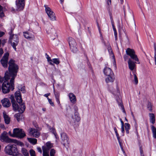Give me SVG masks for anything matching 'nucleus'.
Returning <instances> with one entry per match:
<instances>
[{"mask_svg":"<svg viewBox=\"0 0 156 156\" xmlns=\"http://www.w3.org/2000/svg\"><path fill=\"white\" fill-rule=\"evenodd\" d=\"M3 115L5 123L6 124H9L11 121L10 117L7 115L6 112L5 111L3 112Z\"/></svg>","mask_w":156,"mask_h":156,"instance_id":"17","label":"nucleus"},{"mask_svg":"<svg viewBox=\"0 0 156 156\" xmlns=\"http://www.w3.org/2000/svg\"><path fill=\"white\" fill-rule=\"evenodd\" d=\"M153 137L156 139V128L153 125L151 126Z\"/></svg>","mask_w":156,"mask_h":156,"instance_id":"25","label":"nucleus"},{"mask_svg":"<svg viewBox=\"0 0 156 156\" xmlns=\"http://www.w3.org/2000/svg\"><path fill=\"white\" fill-rule=\"evenodd\" d=\"M8 133L10 136H12V137H14V133L13 132V133L12 134L11 132V131H9V132Z\"/></svg>","mask_w":156,"mask_h":156,"instance_id":"56","label":"nucleus"},{"mask_svg":"<svg viewBox=\"0 0 156 156\" xmlns=\"http://www.w3.org/2000/svg\"><path fill=\"white\" fill-rule=\"evenodd\" d=\"M45 12L47 14L50 19L52 21L56 20V17L55 13L50 7L46 5H44Z\"/></svg>","mask_w":156,"mask_h":156,"instance_id":"6","label":"nucleus"},{"mask_svg":"<svg viewBox=\"0 0 156 156\" xmlns=\"http://www.w3.org/2000/svg\"><path fill=\"white\" fill-rule=\"evenodd\" d=\"M69 42L70 49L73 53H76L77 51L76 48V43L75 40L72 37L69 38Z\"/></svg>","mask_w":156,"mask_h":156,"instance_id":"8","label":"nucleus"},{"mask_svg":"<svg viewBox=\"0 0 156 156\" xmlns=\"http://www.w3.org/2000/svg\"><path fill=\"white\" fill-rule=\"evenodd\" d=\"M74 109L75 112H78V108L77 106L76 105L74 106Z\"/></svg>","mask_w":156,"mask_h":156,"instance_id":"52","label":"nucleus"},{"mask_svg":"<svg viewBox=\"0 0 156 156\" xmlns=\"http://www.w3.org/2000/svg\"><path fill=\"white\" fill-rule=\"evenodd\" d=\"M136 62H133L130 58H129L128 61V64L129 69L133 71L136 69Z\"/></svg>","mask_w":156,"mask_h":156,"instance_id":"14","label":"nucleus"},{"mask_svg":"<svg viewBox=\"0 0 156 156\" xmlns=\"http://www.w3.org/2000/svg\"><path fill=\"white\" fill-rule=\"evenodd\" d=\"M4 16V14L3 12H1V11L0 12V17H3Z\"/></svg>","mask_w":156,"mask_h":156,"instance_id":"62","label":"nucleus"},{"mask_svg":"<svg viewBox=\"0 0 156 156\" xmlns=\"http://www.w3.org/2000/svg\"><path fill=\"white\" fill-rule=\"evenodd\" d=\"M107 4L109 5L111 4V0H108L107 1Z\"/></svg>","mask_w":156,"mask_h":156,"instance_id":"64","label":"nucleus"},{"mask_svg":"<svg viewBox=\"0 0 156 156\" xmlns=\"http://www.w3.org/2000/svg\"><path fill=\"white\" fill-rule=\"evenodd\" d=\"M27 140L30 143L33 144H37V140L36 139L28 138Z\"/></svg>","mask_w":156,"mask_h":156,"instance_id":"27","label":"nucleus"},{"mask_svg":"<svg viewBox=\"0 0 156 156\" xmlns=\"http://www.w3.org/2000/svg\"><path fill=\"white\" fill-rule=\"evenodd\" d=\"M121 131L123 133H124L125 132L124 126H121Z\"/></svg>","mask_w":156,"mask_h":156,"instance_id":"55","label":"nucleus"},{"mask_svg":"<svg viewBox=\"0 0 156 156\" xmlns=\"http://www.w3.org/2000/svg\"><path fill=\"white\" fill-rule=\"evenodd\" d=\"M9 98L11 100L12 103L16 101L13 95H11L9 97Z\"/></svg>","mask_w":156,"mask_h":156,"instance_id":"45","label":"nucleus"},{"mask_svg":"<svg viewBox=\"0 0 156 156\" xmlns=\"http://www.w3.org/2000/svg\"><path fill=\"white\" fill-rule=\"evenodd\" d=\"M117 94H116L118 96L116 98V100L117 102L118 103V101H119V100H120L122 102V101L121 98H120V97L119 96V90H117Z\"/></svg>","mask_w":156,"mask_h":156,"instance_id":"36","label":"nucleus"},{"mask_svg":"<svg viewBox=\"0 0 156 156\" xmlns=\"http://www.w3.org/2000/svg\"><path fill=\"white\" fill-rule=\"evenodd\" d=\"M139 150L140 154V156H144V155L143 153V150L142 147V146L140 145L139 146Z\"/></svg>","mask_w":156,"mask_h":156,"instance_id":"37","label":"nucleus"},{"mask_svg":"<svg viewBox=\"0 0 156 156\" xmlns=\"http://www.w3.org/2000/svg\"><path fill=\"white\" fill-rule=\"evenodd\" d=\"M52 61L56 65L60 63L58 58H53L52 59Z\"/></svg>","mask_w":156,"mask_h":156,"instance_id":"35","label":"nucleus"},{"mask_svg":"<svg viewBox=\"0 0 156 156\" xmlns=\"http://www.w3.org/2000/svg\"><path fill=\"white\" fill-rule=\"evenodd\" d=\"M118 142L119 143V144L120 145V147L121 148V147H122V141L120 140V139L118 140Z\"/></svg>","mask_w":156,"mask_h":156,"instance_id":"54","label":"nucleus"},{"mask_svg":"<svg viewBox=\"0 0 156 156\" xmlns=\"http://www.w3.org/2000/svg\"><path fill=\"white\" fill-rule=\"evenodd\" d=\"M110 19L111 23L114 22L113 20V19L112 18V14H110Z\"/></svg>","mask_w":156,"mask_h":156,"instance_id":"63","label":"nucleus"},{"mask_svg":"<svg viewBox=\"0 0 156 156\" xmlns=\"http://www.w3.org/2000/svg\"><path fill=\"white\" fill-rule=\"evenodd\" d=\"M37 150L38 151L40 152L41 154L42 153V150L41 148L40 147H38L37 148Z\"/></svg>","mask_w":156,"mask_h":156,"instance_id":"60","label":"nucleus"},{"mask_svg":"<svg viewBox=\"0 0 156 156\" xmlns=\"http://www.w3.org/2000/svg\"><path fill=\"white\" fill-rule=\"evenodd\" d=\"M8 73H5L4 77L0 76V82L2 84V90L3 93L6 94L9 92L11 89L12 90L14 89V80L11 81L10 80V83L9 81V78L8 74Z\"/></svg>","mask_w":156,"mask_h":156,"instance_id":"1","label":"nucleus"},{"mask_svg":"<svg viewBox=\"0 0 156 156\" xmlns=\"http://www.w3.org/2000/svg\"><path fill=\"white\" fill-rule=\"evenodd\" d=\"M29 133L33 136L36 138L38 137L40 135V133L38 130L30 128Z\"/></svg>","mask_w":156,"mask_h":156,"instance_id":"15","label":"nucleus"},{"mask_svg":"<svg viewBox=\"0 0 156 156\" xmlns=\"http://www.w3.org/2000/svg\"><path fill=\"white\" fill-rule=\"evenodd\" d=\"M153 105L149 101H148L147 103V108L148 110L151 112L152 111V107Z\"/></svg>","mask_w":156,"mask_h":156,"instance_id":"28","label":"nucleus"},{"mask_svg":"<svg viewBox=\"0 0 156 156\" xmlns=\"http://www.w3.org/2000/svg\"><path fill=\"white\" fill-rule=\"evenodd\" d=\"M107 77L105 79V81L106 83H112L115 80V75L107 76Z\"/></svg>","mask_w":156,"mask_h":156,"instance_id":"20","label":"nucleus"},{"mask_svg":"<svg viewBox=\"0 0 156 156\" xmlns=\"http://www.w3.org/2000/svg\"><path fill=\"white\" fill-rule=\"evenodd\" d=\"M50 93H48L44 94V96H45V97H46L48 99V96L49 95H50Z\"/></svg>","mask_w":156,"mask_h":156,"instance_id":"61","label":"nucleus"},{"mask_svg":"<svg viewBox=\"0 0 156 156\" xmlns=\"http://www.w3.org/2000/svg\"><path fill=\"white\" fill-rule=\"evenodd\" d=\"M116 134V136L117 137V139L118 140L120 139V138L119 136V134L118 133V132L115 133Z\"/></svg>","mask_w":156,"mask_h":156,"instance_id":"59","label":"nucleus"},{"mask_svg":"<svg viewBox=\"0 0 156 156\" xmlns=\"http://www.w3.org/2000/svg\"><path fill=\"white\" fill-rule=\"evenodd\" d=\"M98 30H99V33L100 34V37H101V40L102 41H104L103 38V37H102V34H101V29H100V27H98Z\"/></svg>","mask_w":156,"mask_h":156,"instance_id":"49","label":"nucleus"},{"mask_svg":"<svg viewBox=\"0 0 156 156\" xmlns=\"http://www.w3.org/2000/svg\"><path fill=\"white\" fill-rule=\"evenodd\" d=\"M24 37L30 40H33L34 39V35L31 32H26L23 33Z\"/></svg>","mask_w":156,"mask_h":156,"instance_id":"16","label":"nucleus"},{"mask_svg":"<svg viewBox=\"0 0 156 156\" xmlns=\"http://www.w3.org/2000/svg\"><path fill=\"white\" fill-rule=\"evenodd\" d=\"M74 121L75 122H79L80 120V117L78 112H74V116L73 118Z\"/></svg>","mask_w":156,"mask_h":156,"instance_id":"22","label":"nucleus"},{"mask_svg":"<svg viewBox=\"0 0 156 156\" xmlns=\"http://www.w3.org/2000/svg\"><path fill=\"white\" fill-rule=\"evenodd\" d=\"M12 32L11 31L9 33V34L11 35ZM9 41L14 50L16 51V46L18 45L19 41L17 35H10Z\"/></svg>","mask_w":156,"mask_h":156,"instance_id":"5","label":"nucleus"},{"mask_svg":"<svg viewBox=\"0 0 156 156\" xmlns=\"http://www.w3.org/2000/svg\"><path fill=\"white\" fill-rule=\"evenodd\" d=\"M104 73L107 76H112L114 75L112 69L106 67L104 70Z\"/></svg>","mask_w":156,"mask_h":156,"instance_id":"19","label":"nucleus"},{"mask_svg":"<svg viewBox=\"0 0 156 156\" xmlns=\"http://www.w3.org/2000/svg\"><path fill=\"white\" fill-rule=\"evenodd\" d=\"M48 101L49 103V104L52 106H54V103L52 101V100L51 99L49 98H48Z\"/></svg>","mask_w":156,"mask_h":156,"instance_id":"46","label":"nucleus"},{"mask_svg":"<svg viewBox=\"0 0 156 156\" xmlns=\"http://www.w3.org/2000/svg\"><path fill=\"white\" fill-rule=\"evenodd\" d=\"M9 67L8 68L9 73L8 71V75L9 76V77L10 78L11 77V81L14 80L15 78L16 77L17 75V73L18 72V66L16 65L15 62V61L11 59L9 62Z\"/></svg>","mask_w":156,"mask_h":156,"instance_id":"3","label":"nucleus"},{"mask_svg":"<svg viewBox=\"0 0 156 156\" xmlns=\"http://www.w3.org/2000/svg\"><path fill=\"white\" fill-rule=\"evenodd\" d=\"M22 152L24 156H29V153L27 150L24 148H22Z\"/></svg>","mask_w":156,"mask_h":156,"instance_id":"33","label":"nucleus"},{"mask_svg":"<svg viewBox=\"0 0 156 156\" xmlns=\"http://www.w3.org/2000/svg\"><path fill=\"white\" fill-rule=\"evenodd\" d=\"M149 115L150 122L154 124L155 123V117L154 114L153 113H149Z\"/></svg>","mask_w":156,"mask_h":156,"instance_id":"24","label":"nucleus"},{"mask_svg":"<svg viewBox=\"0 0 156 156\" xmlns=\"http://www.w3.org/2000/svg\"><path fill=\"white\" fill-rule=\"evenodd\" d=\"M55 153V151L54 149H52L51 150L50 152V156H54V155Z\"/></svg>","mask_w":156,"mask_h":156,"instance_id":"40","label":"nucleus"},{"mask_svg":"<svg viewBox=\"0 0 156 156\" xmlns=\"http://www.w3.org/2000/svg\"><path fill=\"white\" fill-rule=\"evenodd\" d=\"M30 154L31 156H35V152L32 149L30 150Z\"/></svg>","mask_w":156,"mask_h":156,"instance_id":"43","label":"nucleus"},{"mask_svg":"<svg viewBox=\"0 0 156 156\" xmlns=\"http://www.w3.org/2000/svg\"><path fill=\"white\" fill-rule=\"evenodd\" d=\"M49 149L45 147H42L43 156H49Z\"/></svg>","mask_w":156,"mask_h":156,"instance_id":"23","label":"nucleus"},{"mask_svg":"<svg viewBox=\"0 0 156 156\" xmlns=\"http://www.w3.org/2000/svg\"><path fill=\"white\" fill-rule=\"evenodd\" d=\"M5 34V33L4 32L0 31V37H2Z\"/></svg>","mask_w":156,"mask_h":156,"instance_id":"57","label":"nucleus"},{"mask_svg":"<svg viewBox=\"0 0 156 156\" xmlns=\"http://www.w3.org/2000/svg\"><path fill=\"white\" fill-rule=\"evenodd\" d=\"M61 143L65 147L69 144V138L67 134L64 133L61 134Z\"/></svg>","mask_w":156,"mask_h":156,"instance_id":"12","label":"nucleus"},{"mask_svg":"<svg viewBox=\"0 0 156 156\" xmlns=\"http://www.w3.org/2000/svg\"><path fill=\"white\" fill-rule=\"evenodd\" d=\"M46 147H45L49 149L51 148L52 147V145L49 142L46 143Z\"/></svg>","mask_w":156,"mask_h":156,"instance_id":"41","label":"nucleus"},{"mask_svg":"<svg viewBox=\"0 0 156 156\" xmlns=\"http://www.w3.org/2000/svg\"><path fill=\"white\" fill-rule=\"evenodd\" d=\"M135 124L134 125V127L135 129L137 135H138V124L136 121L135 120Z\"/></svg>","mask_w":156,"mask_h":156,"instance_id":"39","label":"nucleus"},{"mask_svg":"<svg viewBox=\"0 0 156 156\" xmlns=\"http://www.w3.org/2000/svg\"><path fill=\"white\" fill-rule=\"evenodd\" d=\"M116 134V136L117 137V139L118 140L120 139V138L119 136V134L118 133V132L115 133Z\"/></svg>","mask_w":156,"mask_h":156,"instance_id":"58","label":"nucleus"},{"mask_svg":"<svg viewBox=\"0 0 156 156\" xmlns=\"http://www.w3.org/2000/svg\"><path fill=\"white\" fill-rule=\"evenodd\" d=\"M5 153L10 155L14 156H18L20 154L16 147V146L14 145L9 144L5 147Z\"/></svg>","mask_w":156,"mask_h":156,"instance_id":"4","label":"nucleus"},{"mask_svg":"<svg viewBox=\"0 0 156 156\" xmlns=\"http://www.w3.org/2000/svg\"><path fill=\"white\" fill-rule=\"evenodd\" d=\"M128 21V22H129V23H133L134 26H135L136 24L135 23L134 18L133 15H132L131 17L129 18Z\"/></svg>","mask_w":156,"mask_h":156,"instance_id":"31","label":"nucleus"},{"mask_svg":"<svg viewBox=\"0 0 156 156\" xmlns=\"http://www.w3.org/2000/svg\"><path fill=\"white\" fill-rule=\"evenodd\" d=\"M54 91L55 98H59V93L55 92L54 89Z\"/></svg>","mask_w":156,"mask_h":156,"instance_id":"44","label":"nucleus"},{"mask_svg":"<svg viewBox=\"0 0 156 156\" xmlns=\"http://www.w3.org/2000/svg\"><path fill=\"white\" fill-rule=\"evenodd\" d=\"M6 40L5 39H3L2 41H1V44H2V45L4 46V44L6 43Z\"/></svg>","mask_w":156,"mask_h":156,"instance_id":"51","label":"nucleus"},{"mask_svg":"<svg viewBox=\"0 0 156 156\" xmlns=\"http://www.w3.org/2000/svg\"><path fill=\"white\" fill-rule=\"evenodd\" d=\"M118 101V105L119 106H120L121 107V108L122 109V112L123 113H126V111H125L124 108V106L123 105L122 103V101H121L120 100H119V101Z\"/></svg>","mask_w":156,"mask_h":156,"instance_id":"32","label":"nucleus"},{"mask_svg":"<svg viewBox=\"0 0 156 156\" xmlns=\"http://www.w3.org/2000/svg\"><path fill=\"white\" fill-rule=\"evenodd\" d=\"M108 51L109 52H110V51L111 53H112V54H113V52L112 51V49H111V47L110 46H108Z\"/></svg>","mask_w":156,"mask_h":156,"instance_id":"53","label":"nucleus"},{"mask_svg":"<svg viewBox=\"0 0 156 156\" xmlns=\"http://www.w3.org/2000/svg\"><path fill=\"white\" fill-rule=\"evenodd\" d=\"M125 128L126 133L129 134V130L130 129V125L128 123H125Z\"/></svg>","mask_w":156,"mask_h":156,"instance_id":"29","label":"nucleus"},{"mask_svg":"<svg viewBox=\"0 0 156 156\" xmlns=\"http://www.w3.org/2000/svg\"><path fill=\"white\" fill-rule=\"evenodd\" d=\"M126 53L127 55L129 56L132 59L138 62V64L140 63L139 59L137 55L135 54V52L133 49L128 48L126 50Z\"/></svg>","mask_w":156,"mask_h":156,"instance_id":"7","label":"nucleus"},{"mask_svg":"<svg viewBox=\"0 0 156 156\" xmlns=\"http://www.w3.org/2000/svg\"><path fill=\"white\" fill-rule=\"evenodd\" d=\"M15 95L16 101L19 104L20 106H18L16 101L12 103L13 109L15 112L18 111L20 113H23L25 110L26 107L24 104L21 103L22 102V100L20 92L19 91H16Z\"/></svg>","mask_w":156,"mask_h":156,"instance_id":"2","label":"nucleus"},{"mask_svg":"<svg viewBox=\"0 0 156 156\" xmlns=\"http://www.w3.org/2000/svg\"><path fill=\"white\" fill-rule=\"evenodd\" d=\"M9 53H5L2 59L1 60V63L2 65V66L5 68H6L7 67L9 56Z\"/></svg>","mask_w":156,"mask_h":156,"instance_id":"11","label":"nucleus"},{"mask_svg":"<svg viewBox=\"0 0 156 156\" xmlns=\"http://www.w3.org/2000/svg\"><path fill=\"white\" fill-rule=\"evenodd\" d=\"M16 5L17 7V10L18 11L23 10L25 5L24 0H16Z\"/></svg>","mask_w":156,"mask_h":156,"instance_id":"13","label":"nucleus"},{"mask_svg":"<svg viewBox=\"0 0 156 156\" xmlns=\"http://www.w3.org/2000/svg\"><path fill=\"white\" fill-rule=\"evenodd\" d=\"M70 100L71 102L75 104L76 102V98L75 95L73 93H70L69 94Z\"/></svg>","mask_w":156,"mask_h":156,"instance_id":"21","label":"nucleus"},{"mask_svg":"<svg viewBox=\"0 0 156 156\" xmlns=\"http://www.w3.org/2000/svg\"><path fill=\"white\" fill-rule=\"evenodd\" d=\"M134 81L135 82L136 84H137L138 83V80L135 74H134Z\"/></svg>","mask_w":156,"mask_h":156,"instance_id":"48","label":"nucleus"},{"mask_svg":"<svg viewBox=\"0 0 156 156\" xmlns=\"http://www.w3.org/2000/svg\"><path fill=\"white\" fill-rule=\"evenodd\" d=\"M1 102L2 105L4 107L8 108L11 105V103L8 98H4L2 100Z\"/></svg>","mask_w":156,"mask_h":156,"instance_id":"18","label":"nucleus"},{"mask_svg":"<svg viewBox=\"0 0 156 156\" xmlns=\"http://www.w3.org/2000/svg\"><path fill=\"white\" fill-rule=\"evenodd\" d=\"M18 89L20 92V91H21L23 93H24L26 92L25 90V86L23 85L19 84L18 85L17 87Z\"/></svg>","mask_w":156,"mask_h":156,"instance_id":"26","label":"nucleus"},{"mask_svg":"<svg viewBox=\"0 0 156 156\" xmlns=\"http://www.w3.org/2000/svg\"><path fill=\"white\" fill-rule=\"evenodd\" d=\"M113 31H114V35L115 38V40L116 41L117 40V34L116 31V29L113 30Z\"/></svg>","mask_w":156,"mask_h":156,"instance_id":"47","label":"nucleus"},{"mask_svg":"<svg viewBox=\"0 0 156 156\" xmlns=\"http://www.w3.org/2000/svg\"><path fill=\"white\" fill-rule=\"evenodd\" d=\"M123 57H124V61H126L127 60H128V59L129 60V58L128 56L126 55H124Z\"/></svg>","mask_w":156,"mask_h":156,"instance_id":"50","label":"nucleus"},{"mask_svg":"<svg viewBox=\"0 0 156 156\" xmlns=\"http://www.w3.org/2000/svg\"><path fill=\"white\" fill-rule=\"evenodd\" d=\"M20 114L19 113L16 114L15 115V116L17 119L18 121H19L20 119Z\"/></svg>","mask_w":156,"mask_h":156,"instance_id":"38","label":"nucleus"},{"mask_svg":"<svg viewBox=\"0 0 156 156\" xmlns=\"http://www.w3.org/2000/svg\"><path fill=\"white\" fill-rule=\"evenodd\" d=\"M7 133L4 132L0 136V140L2 142H5L6 143H12V139L9 138L7 135Z\"/></svg>","mask_w":156,"mask_h":156,"instance_id":"10","label":"nucleus"},{"mask_svg":"<svg viewBox=\"0 0 156 156\" xmlns=\"http://www.w3.org/2000/svg\"><path fill=\"white\" fill-rule=\"evenodd\" d=\"M12 143H14L15 144H16L18 145H19L21 146L23 145V143L15 139L12 140Z\"/></svg>","mask_w":156,"mask_h":156,"instance_id":"34","label":"nucleus"},{"mask_svg":"<svg viewBox=\"0 0 156 156\" xmlns=\"http://www.w3.org/2000/svg\"><path fill=\"white\" fill-rule=\"evenodd\" d=\"M49 129L50 131L54 134L56 138H57V134L56 133L55 129L54 128H51V127H49Z\"/></svg>","mask_w":156,"mask_h":156,"instance_id":"30","label":"nucleus"},{"mask_svg":"<svg viewBox=\"0 0 156 156\" xmlns=\"http://www.w3.org/2000/svg\"><path fill=\"white\" fill-rule=\"evenodd\" d=\"M129 6L128 4H126L125 5L123 6V10L124 13V14H125L126 11V9H129Z\"/></svg>","mask_w":156,"mask_h":156,"instance_id":"42","label":"nucleus"},{"mask_svg":"<svg viewBox=\"0 0 156 156\" xmlns=\"http://www.w3.org/2000/svg\"><path fill=\"white\" fill-rule=\"evenodd\" d=\"M13 132L14 137L22 138L26 136L24 132L21 129L17 128L14 129L13 130Z\"/></svg>","mask_w":156,"mask_h":156,"instance_id":"9","label":"nucleus"}]
</instances>
